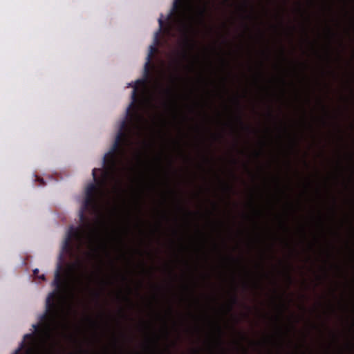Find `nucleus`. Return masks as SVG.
Wrapping results in <instances>:
<instances>
[{"label":"nucleus","instance_id":"nucleus-1","mask_svg":"<svg viewBox=\"0 0 354 354\" xmlns=\"http://www.w3.org/2000/svg\"><path fill=\"white\" fill-rule=\"evenodd\" d=\"M158 35L155 42L149 46L147 62L145 64L144 77L131 82L128 86L133 87L131 102L127 109V116L120 124L115 141L110 150L103 158V169H93L92 175L94 183H89L86 189H106L110 182L116 180L120 163V157L125 153V148L129 144L130 134L133 127H138V124L142 120L139 113L138 104L140 102L139 86L146 87L150 77V64L154 54L158 51L156 46L158 44Z\"/></svg>","mask_w":354,"mask_h":354},{"label":"nucleus","instance_id":"nucleus-2","mask_svg":"<svg viewBox=\"0 0 354 354\" xmlns=\"http://www.w3.org/2000/svg\"><path fill=\"white\" fill-rule=\"evenodd\" d=\"M53 285L55 290L50 292L46 298L45 312L40 315L39 323L32 325L35 332L24 335L18 351L26 346V339L34 341L35 336L42 341L49 339L56 328L60 310L59 301L70 287L66 272L60 263L57 264Z\"/></svg>","mask_w":354,"mask_h":354},{"label":"nucleus","instance_id":"nucleus-3","mask_svg":"<svg viewBox=\"0 0 354 354\" xmlns=\"http://www.w3.org/2000/svg\"><path fill=\"white\" fill-rule=\"evenodd\" d=\"M100 241L97 232L89 223H86L84 227L71 225L64 240L62 250L73 254L75 250H80L83 245L86 244L91 250L87 254L89 257H98L99 248L95 246V243Z\"/></svg>","mask_w":354,"mask_h":354},{"label":"nucleus","instance_id":"nucleus-4","mask_svg":"<svg viewBox=\"0 0 354 354\" xmlns=\"http://www.w3.org/2000/svg\"><path fill=\"white\" fill-rule=\"evenodd\" d=\"M158 96L164 100L165 104L166 105L169 104L173 100L174 95V91L171 87H165L161 84H158Z\"/></svg>","mask_w":354,"mask_h":354},{"label":"nucleus","instance_id":"nucleus-5","mask_svg":"<svg viewBox=\"0 0 354 354\" xmlns=\"http://www.w3.org/2000/svg\"><path fill=\"white\" fill-rule=\"evenodd\" d=\"M181 30L183 32L185 36L184 44L185 46L189 49L194 48V41L189 37V32L192 30L193 27L191 24H187L183 20L180 21Z\"/></svg>","mask_w":354,"mask_h":354},{"label":"nucleus","instance_id":"nucleus-6","mask_svg":"<svg viewBox=\"0 0 354 354\" xmlns=\"http://www.w3.org/2000/svg\"><path fill=\"white\" fill-rule=\"evenodd\" d=\"M189 3V0H174L173 3V10L174 11H180L183 7L185 6V4Z\"/></svg>","mask_w":354,"mask_h":354},{"label":"nucleus","instance_id":"nucleus-7","mask_svg":"<svg viewBox=\"0 0 354 354\" xmlns=\"http://www.w3.org/2000/svg\"><path fill=\"white\" fill-rule=\"evenodd\" d=\"M206 10L205 8H202L198 10V17L201 21H202L204 18Z\"/></svg>","mask_w":354,"mask_h":354},{"label":"nucleus","instance_id":"nucleus-8","mask_svg":"<svg viewBox=\"0 0 354 354\" xmlns=\"http://www.w3.org/2000/svg\"><path fill=\"white\" fill-rule=\"evenodd\" d=\"M231 301H232V305L230 306V310H231L232 309V306L236 304L238 302V298L235 294H234L232 296Z\"/></svg>","mask_w":354,"mask_h":354},{"label":"nucleus","instance_id":"nucleus-9","mask_svg":"<svg viewBox=\"0 0 354 354\" xmlns=\"http://www.w3.org/2000/svg\"><path fill=\"white\" fill-rule=\"evenodd\" d=\"M236 120H237V121L239 122V123L242 127H243L246 128L247 129H250V127H246V126L244 124V123H243V120H242V118H241V116L240 115H239L237 116Z\"/></svg>","mask_w":354,"mask_h":354},{"label":"nucleus","instance_id":"nucleus-10","mask_svg":"<svg viewBox=\"0 0 354 354\" xmlns=\"http://www.w3.org/2000/svg\"><path fill=\"white\" fill-rule=\"evenodd\" d=\"M161 17H162V15H161ZM158 24H159V31H162V30L164 28V26H165V22L164 21L162 20V17L159 18L158 19Z\"/></svg>","mask_w":354,"mask_h":354},{"label":"nucleus","instance_id":"nucleus-11","mask_svg":"<svg viewBox=\"0 0 354 354\" xmlns=\"http://www.w3.org/2000/svg\"><path fill=\"white\" fill-rule=\"evenodd\" d=\"M34 348H32V345L28 348L27 349V353L28 354H34Z\"/></svg>","mask_w":354,"mask_h":354},{"label":"nucleus","instance_id":"nucleus-12","mask_svg":"<svg viewBox=\"0 0 354 354\" xmlns=\"http://www.w3.org/2000/svg\"><path fill=\"white\" fill-rule=\"evenodd\" d=\"M225 188L226 189V190L227 192H230L232 189V187L230 185H229L228 184L225 185Z\"/></svg>","mask_w":354,"mask_h":354},{"label":"nucleus","instance_id":"nucleus-13","mask_svg":"<svg viewBox=\"0 0 354 354\" xmlns=\"http://www.w3.org/2000/svg\"><path fill=\"white\" fill-rule=\"evenodd\" d=\"M33 274L35 277H37L39 276V270L38 269H35L33 270Z\"/></svg>","mask_w":354,"mask_h":354},{"label":"nucleus","instance_id":"nucleus-14","mask_svg":"<svg viewBox=\"0 0 354 354\" xmlns=\"http://www.w3.org/2000/svg\"><path fill=\"white\" fill-rule=\"evenodd\" d=\"M37 277H38L39 279H41L42 281H45V280H46V278H45L44 274L39 275Z\"/></svg>","mask_w":354,"mask_h":354},{"label":"nucleus","instance_id":"nucleus-15","mask_svg":"<svg viewBox=\"0 0 354 354\" xmlns=\"http://www.w3.org/2000/svg\"><path fill=\"white\" fill-rule=\"evenodd\" d=\"M37 180H39L40 182V185H45L44 180L42 178H37Z\"/></svg>","mask_w":354,"mask_h":354},{"label":"nucleus","instance_id":"nucleus-16","mask_svg":"<svg viewBox=\"0 0 354 354\" xmlns=\"http://www.w3.org/2000/svg\"><path fill=\"white\" fill-rule=\"evenodd\" d=\"M287 276H288V281H290V283H291L292 282V277H291L290 274L288 273L287 274Z\"/></svg>","mask_w":354,"mask_h":354},{"label":"nucleus","instance_id":"nucleus-17","mask_svg":"<svg viewBox=\"0 0 354 354\" xmlns=\"http://www.w3.org/2000/svg\"><path fill=\"white\" fill-rule=\"evenodd\" d=\"M235 102H236V104H237V106L239 107H240V102H239V100L237 98H236L235 99Z\"/></svg>","mask_w":354,"mask_h":354},{"label":"nucleus","instance_id":"nucleus-18","mask_svg":"<svg viewBox=\"0 0 354 354\" xmlns=\"http://www.w3.org/2000/svg\"><path fill=\"white\" fill-rule=\"evenodd\" d=\"M183 57H187V52H186V51H185V52L183 53Z\"/></svg>","mask_w":354,"mask_h":354},{"label":"nucleus","instance_id":"nucleus-19","mask_svg":"<svg viewBox=\"0 0 354 354\" xmlns=\"http://www.w3.org/2000/svg\"><path fill=\"white\" fill-rule=\"evenodd\" d=\"M95 296H96V297H97V298H99V297H100V293H99L98 292H96L95 293Z\"/></svg>","mask_w":354,"mask_h":354},{"label":"nucleus","instance_id":"nucleus-20","mask_svg":"<svg viewBox=\"0 0 354 354\" xmlns=\"http://www.w3.org/2000/svg\"><path fill=\"white\" fill-rule=\"evenodd\" d=\"M125 299H126L128 301H130V299H129V297H125Z\"/></svg>","mask_w":354,"mask_h":354},{"label":"nucleus","instance_id":"nucleus-21","mask_svg":"<svg viewBox=\"0 0 354 354\" xmlns=\"http://www.w3.org/2000/svg\"><path fill=\"white\" fill-rule=\"evenodd\" d=\"M218 330L219 333H221L222 331H221V329L220 327H218Z\"/></svg>","mask_w":354,"mask_h":354},{"label":"nucleus","instance_id":"nucleus-22","mask_svg":"<svg viewBox=\"0 0 354 354\" xmlns=\"http://www.w3.org/2000/svg\"><path fill=\"white\" fill-rule=\"evenodd\" d=\"M222 342H221V340L220 339L219 340V344L221 345Z\"/></svg>","mask_w":354,"mask_h":354},{"label":"nucleus","instance_id":"nucleus-23","mask_svg":"<svg viewBox=\"0 0 354 354\" xmlns=\"http://www.w3.org/2000/svg\"><path fill=\"white\" fill-rule=\"evenodd\" d=\"M195 353H196V354H198V352L197 351H195Z\"/></svg>","mask_w":354,"mask_h":354}]
</instances>
